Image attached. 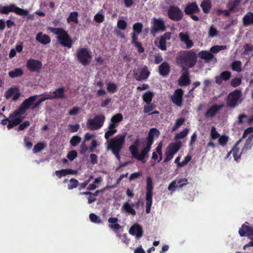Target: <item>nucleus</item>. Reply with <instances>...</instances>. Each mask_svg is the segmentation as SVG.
I'll return each instance as SVG.
<instances>
[{
	"label": "nucleus",
	"instance_id": "obj_1",
	"mask_svg": "<svg viewBox=\"0 0 253 253\" xmlns=\"http://www.w3.org/2000/svg\"><path fill=\"white\" fill-rule=\"evenodd\" d=\"M160 135V131L155 128H151L149 132V135L147 138V142L145 146L141 150L140 153L138 151L137 142L129 146V150L132 157L141 161L142 163H146L145 158L149 157V152L152 145L153 143L154 140L157 138Z\"/></svg>",
	"mask_w": 253,
	"mask_h": 253
},
{
	"label": "nucleus",
	"instance_id": "obj_2",
	"mask_svg": "<svg viewBox=\"0 0 253 253\" xmlns=\"http://www.w3.org/2000/svg\"><path fill=\"white\" fill-rule=\"evenodd\" d=\"M126 134H119L111 139H108L106 142L107 150H110L118 160H120L119 153L125 144Z\"/></svg>",
	"mask_w": 253,
	"mask_h": 253
},
{
	"label": "nucleus",
	"instance_id": "obj_3",
	"mask_svg": "<svg viewBox=\"0 0 253 253\" xmlns=\"http://www.w3.org/2000/svg\"><path fill=\"white\" fill-rule=\"evenodd\" d=\"M48 30L56 35L57 39L59 43L64 46L71 48L73 42L68 34L63 29L48 27Z\"/></svg>",
	"mask_w": 253,
	"mask_h": 253
},
{
	"label": "nucleus",
	"instance_id": "obj_4",
	"mask_svg": "<svg viewBox=\"0 0 253 253\" xmlns=\"http://www.w3.org/2000/svg\"><path fill=\"white\" fill-rule=\"evenodd\" d=\"M75 57L78 61L84 66L88 65L91 61L90 52L85 48H80L76 51Z\"/></svg>",
	"mask_w": 253,
	"mask_h": 253
},
{
	"label": "nucleus",
	"instance_id": "obj_5",
	"mask_svg": "<svg viewBox=\"0 0 253 253\" xmlns=\"http://www.w3.org/2000/svg\"><path fill=\"white\" fill-rule=\"evenodd\" d=\"M197 62V54L192 51L190 50L186 52L182 56L181 64L183 68L185 67L191 68L195 65Z\"/></svg>",
	"mask_w": 253,
	"mask_h": 253
},
{
	"label": "nucleus",
	"instance_id": "obj_6",
	"mask_svg": "<svg viewBox=\"0 0 253 253\" xmlns=\"http://www.w3.org/2000/svg\"><path fill=\"white\" fill-rule=\"evenodd\" d=\"M105 119V117L103 114L96 115L93 119L87 120L86 126L90 130H97L103 126Z\"/></svg>",
	"mask_w": 253,
	"mask_h": 253
},
{
	"label": "nucleus",
	"instance_id": "obj_7",
	"mask_svg": "<svg viewBox=\"0 0 253 253\" xmlns=\"http://www.w3.org/2000/svg\"><path fill=\"white\" fill-rule=\"evenodd\" d=\"M10 12H14L20 16L26 15L29 13V11L27 9L21 8L13 4L0 7V13H1L7 14Z\"/></svg>",
	"mask_w": 253,
	"mask_h": 253
},
{
	"label": "nucleus",
	"instance_id": "obj_8",
	"mask_svg": "<svg viewBox=\"0 0 253 253\" xmlns=\"http://www.w3.org/2000/svg\"><path fill=\"white\" fill-rule=\"evenodd\" d=\"M24 113H21L19 111V108L11 114L8 117V125L7 127L8 129H10L14 126L19 125L24 119L22 115Z\"/></svg>",
	"mask_w": 253,
	"mask_h": 253
},
{
	"label": "nucleus",
	"instance_id": "obj_9",
	"mask_svg": "<svg viewBox=\"0 0 253 253\" xmlns=\"http://www.w3.org/2000/svg\"><path fill=\"white\" fill-rule=\"evenodd\" d=\"M180 147V143H172L170 144L166 151L165 162H168L171 160L174 154L178 152Z\"/></svg>",
	"mask_w": 253,
	"mask_h": 253
},
{
	"label": "nucleus",
	"instance_id": "obj_10",
	"mask_svg": "<svg viewBox=\"0 0 253 253\" xmlns=\"http://www.w3.org/2000/svg\"><path fill=\"white\" fill-rule=\"evenodd\" d=\"M150 72L146 66L138 67L134 70V77L137 81L146 79L148 78Z\"/></svg>",
	"mask_w": 253,
	"mask_h": 253
},
{
	"label": "nucleus",
	"instance_id": "obj_11",
	"mask_svg": "<svg viewBox=\"0 0 253 253\" xmlns=\"http://www.w3.org/2000/svg\"><path fill=\"white\" fill-rule=\"evenodd\" d=\"M152 27L151 30V33L154 36L159 31H164L166 30V26L162 18L156 19L153 18L152 19Z\"/></svg>",
	"mask_w": 253,
	"mask_h": 253
},
{
	"label": "nucleus",
	"instance_id": "obj_12",
	"mask_svg": "<svg viewBox=\"0 0 253 253\" xmlns=\"http://www.w3.org/2000/svg\"><path fill=\"white\" fill-rule=\"evenodd\" d=\"M118 220L117 217H110L108 220V227L115 232L118 238H120L121 232H123V228L118 224Z\"/></svg>",
	"mask_w": 253,
	"mask_h": 253
},
{
	"label": "nucleus",
	"instance_id": "obj_13",
	"mask_svg": "<svg viewBox=\"0 0 253 253\" xmlns=\"http://www.w3.org/2000/svg\"><path fill=\"white\" fill-rule=\"evenodd\" d=\"M241 96V91L238 90H236L230 93L228 96L227 105L230 107H235L240 102Z\"/></svg>",
	"mask_w": 253,
	"mask_h": 253
},
{
	"label": "nucleus",
	"instance_id": "obj_14",
	"mask_svg": "<svg viewBox=\"0 0 253 253\" xmlns=\"http://www.w3.org/2000/svg\"><path fill=\"white\" fill-rule=\"evenodd\" d=\"M183 15L182 11L177 6H170L168 9V17L172 20H180L182 18Z\"/></svg>",
	"mask_w": 253,
	"mask_h": 253
},
{
	"label": "nucleus",
	"instance_id": "obj_15",
	"mask_svg": "<svg viewBox=\"0 0 253 253\" xmlns=\"http://www.w3.org/2000/svg\"><path fill=\"white\" fill-rule=\"evenodd\" d=\"M248 137V139L246 140L243 148L242 152H246L252 147L253 138V127H249L245 131L243 137Z\"/></svg>",
	"mask_w": 253,
	"mask_h": 253
},
{
	"label": "nucleus",
	"instance_id": "obj_16",
	"mask_svg": "<svg viewBox=\"0 0 253 253\" xmlns=\"http://www.w3.org/2000/svg\"><path fill=\"white\" fill-rule=\"evenodd\" d=\"M38 96V95H37L31 96L25 99L20 106L19 108V111H21V113H25L31 107L33 109V106L35 104L34 102L36 101Z\"/></svg>",
	"mask_w": 253,
	"mask_h": 253
},
{
	"label": "nucleus",
	"instance_id": "obj_17",
	"mask_svg": "<svg viewBox=\"0 0 253 253\" xmlns=\"http://www.w3.org/2000/svg\"><path fill=\"white\" fill-rule=\"evenodd\" d=\"M188 180L186 178L176 179L172 181L168 186V190L173 192L177 188H181L188 184Z\"/></svg>",
	"mask_w": 253,
	"mask_h": 253
},
{
	"label": "nucleus",
	"instance_id": "obj_18",
	"mask_svg": "<svg viewBox=\"0 0 253 253\" xmlns=\"http://www.w3.org/2000/svg\"><path fill=\"white\" fill-rule=\"evenodd\" d=\"M42 66V64L40 61L34 59H29L26 63L27 69L32 72H39Z\"/></svg>",
	"mask_w": 253,
	"mask_h": 253
},
{
	"label": "nucleus",
	"instance_id": "obj_19",
	"mask_svg": "<svg viewBox=\"0 0 253 253\" xmlns=\"http://www.w3.org/2000/svg\"><path fill=\"white\" fill-rule=\"evenodd\" d=\"M227 7L230 11L234 12L242 11L244 9V7L240 4L239 0L230 1L228 3Z\"/></svg>",
	"mask_w": 253,
	"mask_h": 253
},
{
	"label": "nucleus",
	"instance_id": "obj_20",
	"mask_svg": "<svg viewBox=\"0 0 253 253\" xmlns=\"http://www.w3.org/2000/svg\"><path fill=\"white\" fill-rule=\"evenodd\" d=\"M189 72L185 67L182 69V75L178 80V83L180 86H186L190 83V80L188 76Z\"/></svg>",
	"mask_w": 253,
	"mask_h": 253
},
{
	"label": "nucleus",
	"instance_id": "obj_21",
	"mask_svg": "<svg viewBox=\"0 0 253 253\" xmlns=\"http://www.w3.org/2000/svg\"><path fill=\"white\" fill-rule=\"evenodd\" d=\"M129 233L133 236H135L136 238L139 239L142 236V229L139 224L135 223L129 229Z\"/></svg>",
	"mask_w": 253,
	"mask_h": 253
},
{
	"label": "nucleus",
	"instance_id": "obj_22",
	"mask_svg": "<svg viewBox=\"0 0 253 253\" xmlns=\"http://www.w3.org/2000/svg\"><path fill=\"white\" fill-rule=\"evenodd\" d=\"M183 91L181 89H178L175 90L174 94L171 98L173 102L176 105L180 106L182 104Z\"/></svg>",
	"mask_w": 253,
	"mask_h": 253
},
{
	"label": "nucleus",
	"instance_id": "obj_23",
	"mask_svg": "<svg viewBox=\"0 0 253 253\" xmlns=\"http://www.w3.org/2000/svg\"><path fill=\"white\" fill-rule=\"evenodd\" d=\"M179 37L180 41L185 44L187 48H190L193 45V42L190 39L189 34L187 33L180 32L179 33Z\"/></svg>",
	"mask_w": 253,
	"mask_h": 253
},
{
	"label": "nucleus",
	"instance_id": "obj_24",
	"mask_svg": "<svg viewBox=\"0 0 253 253\" xmlns=\"http://www.w3.org/2000/svg\"><path fill=\"white\" fill-rule=\"evenodd\" d=\"M134 206L133 203L130 204L128 202H125L122 206V211L130 215L134 216L136 215V211L133 209Z\"/></svg>",
	"mask_w": 253,
	"mask_h": 253
},
{
	"label": "nucleus",
	"instance_id": "obj_25",
	"mask_svg": "<svg viewBox=\"0 0 253 253\" xmlns=\"http://www.w3.org/2000/svg\"><path fill=\"white\" fill-rule=\"evenodd\" d=\"M224 106L223 103L219 105L212 106L207 112L206 116L207 117H212L214 116Z\"/></svg>",
	"mask_w": 253,
	"mask_h": 253
},
{
	"label": "nucleus",
	"instance_id": "obj_26",
	"mask_svg": "<svg viewBox=\"0 0 253 253\" xmlns=\"http://www.w3.org/2000/svg\"><path fill=\"white\" fill-rule=\"evenodd\" d=\"M20 96L19 90L17 88H11L5 93V97L7 99L12 98L13 100H17Z\"/></svg>",
	"mask_w": 253,
	"mask_h": 253
},
{
	"label": "nucleus",
	"instance_id": "obj_27",
	"mask_svg": "<svg viewBox=\"0 0 253 253\" xmlns=\"http://www.w3.org/2000/svg\"><path fill=\"white\" fill-rule=\"evenodd\" d=\"M231 77V73L229 71H224L221 73L218 76L215 77V83L217 84H221L223 81H226L229 79Z\"/></svg>",
	"mask_w": 253,
	"mask_h": 253
},
{
	"label": "nucleus",
	"instance_id": "obj_28",
	"mask_svg": "<svg viewBox=\"0 0 253 253\" xmlns=\"http://www.w3.org/2000/svg\"><path fill=\"white\" fill-rule=\"evenodd\" d=\"M199 8L197 4L193 2L187 5L185 8L184 11L186 14H191L199 12Z\"/></svg>",
	"mask_w": 253,
	"mask_h": 253
},
{
	"label": "nucleus",
	"instance_id": "obj_29",
	"mask_svg": "<svg viewBox=\"0 0 253 253\" xmlns=\"http://www.w3.org/2000/svg\"><path fill=\"white\" fill-rule=\"evenodd\" d=\"M162 142H160L156 148V152H154L152 154V159L157 160L159 162L162 159Z\"/></svg>",
	"mask_w": 253,
	"mask_h": 253
},
{
	"label": "nucleus",
	"instance_id": "obj_30",
	"mask_svg": "<svg viewBox=\"0 0 253 253\" xmlns=\"http://www.w3.org/2000/svg\"><path fill=\"white\" fill-rule=\"evenodd\" d=\"M36 39L37 41L42 44H47L51 41L49 37L45 34H42V32L39 33L37 35Z\"/></svg>",
	"mask_w": 253,
	"mask_h": 253
},
{
	"label": "nucleus",
	"instance_id": "obj_31",
	"mask_svg": "<svg viewBox=\"0 0 253 253\" xmlns=\"http://www.w3.org/2000/svg\"><path fill=\"white\" fill-rule=\"evenodd\" d=\"M153 192L146 191V212L149 213L150 212L152 204Z\"/></svg>",
	"mask_w": 253,
	"mask_h": 253
},
{
	"label": "nucleus",
	"instance_id": "obj_32",
	"mask_svg": "<svg viewBox=\"0 0 253 253\" xmlns=\"http://www.w3.org/2000/svg\"><path fill=\"white\" fill-rule=\"evenodd\" d=\"M143 24L140 22L136 23L133 25V33L131 34L132 39H137V36L141 32Z\"/></svg>",
	"mask_w": 253,
	"mask_h": 253
},
{
	"label": "nucleus",
	"instance_id": "obj_33",
	"mask_svg": "<svg viewBox=\"0 0 253 253\" xmlns=\"http://www.w3.org/2000/svg\"><path fill=\"white\" fill-rule=\"evenodd\" d=\"M243 23L245 26L253 25V13L247 12L243 18Z\"/></svg>",
	"mask_w": 253,
	"mask_h": 253
},
{
	"label": "nucleus",
	"instance_id": "obj_34",
	"mask_svg": "<svg viewBox=\"0 0 253 253\" xmlns=\"http://www.w3.org/2000/svg\"><path fill=\"white\" fill-rule=\"evenodd\" d=\"M199 58L204 60L206 62L211 60L214 56L210 52L206 50H202L198 53Z\"/></svg>",
	"mask_w": 253,
	"mask_h": 253
},
{
	"label": "nucleus",
	"instance_id": "obj_35",
	"mask_svg": "<svg viewBox=\"0 0 253 253\" xmlns=\"http://www.w3.org/2000/svg\"><path fill=\"white\" fill-rule=\"evenodd\" d=\"M117 126L109 124L108 126V130L105 132L104 134L105 138L108 140L110 136L115 134L117 132Z\"/></svg>",
	"mask_w": 253,
	"mask_h": 253
},
{
	"label": "nucleus",
	"instance_id": "obj_36",
	"mask_svg": "<svg viewBox=\"0 0 253 253\" xmlns=\"http://www.w3.org/2000/svg\"><path fill=\"white\" fill-rule=\"evenodd\" d=\"M239 143V141L237 142L236 145L233 147L232 150L229 152L226 157H228L229 155L232 154L234 159L235 161H238V160L240 158V153H239V148L237 147V145Z\"/></svg>",
	"mask_w": 253,
	"mask_h": 253
},
{
	"label": "nucleus",
	"instance_id": "obj_37",
	"mask_svg": "<svg viewBox=\"0 0 253 253\" xmlns=\"http://www.w3.org/2000/svg\"><path fill=\"white\" fill-rule=\"evenodd\" d=\"M123 116L121 113H118L113 116L111 119L110 124L115 126L117 127L118 126L119 123L122 121Z\"/></svg>",
	"mask_w": 253,
	"mask_h": 253
},
{
	"label": "nucleus",
	"instance_id": "obj_38",
	"mask_svg": "<svg viewBox=\"0 0 253 253\" xmlns=\"http://www.w3.org/2000/svg\"><path fill=\"white\" fill-rule=\"evenodd\" d=\"M65 88L60 87L56 89L53 92V97L54 99H64L65 98Z\"/></svg>",
	"mask_w": 253,
	"mask_h": 253
},
{
	"label": "nucleus",
	"instance_id": "obj_39",
	"mask_svg": "<svg viewBox=\"0 0 253 253\" xmlns=\"http://www.w3.org/2000/svg\"><path fill=\"white\" fill-rule=\"evenodd\" d=\"M67 21L69 23H78V13L75 11L71 12L67 19Z\"/></svg>",
	"mask_w": 253,
	"mask_h": 253
},
{
	"label": "nucleus",
	"instance_id": "obj_40",
	"mask_svg": "<svg viewBox=\"0 0 253 253\" xmlns=\"http://www.w3.org/2000/svg\"><path fill=\"white\" fill-rule=\"evenodd\" d=\"M159 70L161 75L163 76L167 75L169 73V64L166 62L163 63L159 66Z\"/></svg>",
	"mask_w": 253,
	"mask_h": 253
},
{
	"label": "nucleus",
	"instance_id": "obj_41",
	"mask_svg": "<svg viewBox=\"0 0 253 253\" xmlns=\"http://www.w3.org/2000/svg\"><path fill=\"white\" fill-rule=\"evenodd\" d=\"M200 6L205 13H209L211 8L210 0H204Z\"/></svg>",
	"mask_w": 253,
	"mask_h": 253
},
{
	"label": "nucleus",
	"instance_id": "obj_42",
	"mask_svg": "<svg viewBox=\"0 0 253 253\" xmlns=\"http://www.w3.org/2000/svg\"><path fill=\"white\" fill-rule=\"evenodd\" d=\"M102 181V179L101 177H97L94 179L93 183L90 184L87 188V189L89 191L94 190L98 187L99 184Z\"/></svg>",
	"mask_w": 253,
	"mask_h": 253
},
{
	"label": "nucleus",
	"instance_id": "obj_43",
	"mask_svg": "<svg viewBox=\"0 0 253 253\" xmlns=\"http://www.w3.org/2000/svg\"><path fill=\"white\" fill-rule=\"evenodd\" d=\"M153 93L151 91H149L145 92L143 94L142 98L145 102H146L147 104H149L151 102L152 99L153 97Z\"/></svg>",
	"mask_w": 253,
	"mask_h": 253
},
{
	"label": "nucleus",
	"instance_id": "obj_44",
	"mask_svg": "<svg viewBox=\"0 0 253 253\" xmlns=\"http://www.w3.org/2000/svg\"><path fill=\"white\" fill-rule=\"evenodd\" d=\"M23 74V72L22 69L16 68L14 70L9 72L8 75L11 78H14L20 76L22 75Z\"/></svg>",
	"mask_w": 253,
	"mask_h": 253
},
{
	"label": "nucleus",
	"instance_id": "obj_45",
	"mask_svg": "<svg viewBox=\"0 0 253 253\" xmlns=\"http://www.w3.org/2000/svg\"><path fill=\"white\" fill-rule=\"evenodd\" d=\"M117 88V85L114 83L109 82L107 84V90L110 93H113L115 92Z\"/></svg>",
	"mask_w": 253,
	"mask_h": 253
},
{
	"label": "nucleus",
	"instance_id": "obj_46",
	"mask_svg": "<svg viewBox=\"0 0 253 253\" xmlns=\"http://www.w3.org/2000/svg\"><path fill=\"white\" fill-rule=\"evenodd\" d=\"M231 67L233 70L240 72L242 70V63L239 61H236L232 63Z\"/></svg>",
	"mask_w": 253,
	"mask_h": 253
},
{
	"label": "nucleus",
	"instance_id": "obj_47",
	"mask_svg": "<svg viewBox=\"0 0 253 253\" xmlns=\"http://www.w3.org/2000/svg\"><path fill=\"white\" fill-rule=\"evenodd\" d=\"M154 186L152 178L148 176L146 178V191L153 192Z\"/></svg>",
	"mask_w": 253,
	"mask_h": 253
},
{
	"label": "nucleus",
	"instance_id": "obj_48",
	"mask_svg": "<svg viewBox=\"0 0 253 253\" xmlns=\"http://www.w3.org/2000/svg\"><path fill=\"white\" fill-rule=\"evenodd\" d=\"M226 48V45H215L211 48L210 51L213 53H217L221 50L225 49Z\"/></svg>",
	"mask_w": 253,
	"mask_h": 253
},
{
	"label": "nucleus",
	"instance_id": "obj_49",
	"mask_svg": "<svg viewBox=\"0 0 253 253\" xmlns=\"http://www.w3.org/2000/svg\"><path fill=\"white\" fill-rule=\"evenodd\" d=\"M189 131V129L188 128H185L175 135V139L178 140L185 137L187 135Z\"/></svg>",
	"mask_w": 253,
	"mask_h": 253
},
{
	"label": "nucleus",
	"instance_id": "obj_50",
	"mask_svg": "<svg viewBox=\"0 0 253 253\" xmlns=\"http://www.w3.org/2000/svg\"><path fill=\"white\" fill-rule=\"evenodd\" d=\"M185 122V119L183 118H179L177 119L175 125L172 128V130L174 131L176 130L180 126H181Z\"/></svg>",
	"mask_w": 253,
	"mask_h": 253
},
{
	"label": "nucleus",
	"instance_id": "obj_51",
	"mask_svg": "<svg viewBox=\"0 0 253 253\" xmlns=\"http://www.w3.org/2000/svg\"><path fill=\"white\" fill-rule=\"evenodd\" d=\"M79 185L78 181L75 178H71L69 180V183L68 185V189L69 190H72L75 188Z\"/></svg>",
	"mask_w": 253,
	"mask_h": 253
},
{
	"label": "nucleus",
	"instance_id": "obj_52",
	"mask_svg": "<svg viewBox=\"0 0 253 253\" xmlns=\"http://www.w3.org/2000/svg\"><path fill=\"white\" fill-rule=\"evenodd\" d=\"M220 136V134L216 131V128L214 126H212L211 128L210 137L211 140H214L218 138Z\"/></svg>",
	"mask_w": 253,
	"mask_h": 253
},
{
	"label": "nucleus",
	"instance_id": "obj_53",
	"mask_svg": "<svg viewBox=\"0 0 253 253\" xmlns=\"http://www.w3.org/2000/svg\"><path fill=\"white\" fill-rule=\"evenodd\" d=\"M89 218L91 222L97 224H100L102 223V220L99 216H97L94 213H91L89 215Z\"/></svg>",
	"mask_w": 253,
	"mask_h": 253
},
{
	"label": "nucleus",
	"instance_id": "obj_54",
	"mask_svg": "<svg viewBox=\"0 0 253 253\" xmlns=\"http://www.w3.org/2000/svg\"><path fill=\"white\" fill-rule=\"evenodd\" d=\"M45 145L43 143H39L36 144L33 148V152L34 153H36L41 151L45 148Z\"/></svg>",
	"mask_w": 253,
	"mask_h": 253
},
{
	"label": "nucleus",
	"instance_id": "obj_55",
	"mask_svg": "<svg viewBox=\"0 0 253 253\" xmlns=\"http://www.w3.org/2000/svg\"><path fill=\"white\" fill-rule=\"evenodd\" d=\"M127 23L123 20H119L117 22V27L119 29L124 30L127 27Z\"/></svg>",
	"mask_w": 253,
	"mask_h": 253
},
{
	"label": "nucleus",
	"instance_id": "obj_56",
	"mask_svg": "<svg viewBox=\"0 0 253 253\" xmlns=\"http://www.w3.org/2000/svg\"><path fill=\"white\" fill-rule=\"evenodd\" d=\"M228 140V137L226 135H223L220 136L218 138V143L222 146H224Z\"/></svg>",
	"mask_w": 253,
	"mask_h": 253
},
{
	"label": "nucleus",
	"instance_id": "obj_57",
	"mask_svg": "<svg viewBox=\"0 0 253 253\" xmlns=\"http://www.w3.org/2000/svg\"><path fill=\"white\" fill-rule=\"evenodd\" d=\"M137 39L133 38L132 39V42L134 43L135 46L137 48L138 52L142 53L144 51V48L142 46L141 43L137 41Z\"/></svg>",
	"mask_w": 253,
	"mask_h": 253
},
{
	"label": "nucleus",
	"instance_id": "obj_58",
	"mask_svg": "<svg viewBox=\"0 0 253 253\" xmlns=\"http://www.w3.org/2000/svg\"><path fill=\"white\" fill-rule=\"evenodd\" d=\"M166 41L167 40H165L164 38H163L162 37H161L159 44L158 45V46L162 50H166L167 49L166 47Z\"/></svg>",
	"mask_w": 253,
	"mask_h": 253
},
{
	"label": "nucleus",
	"instance_id": "obj_59",
	"mask_svg": "<svg viewBox=\"0 0 253 253\" xmlns=\"http://www.w3.org/2000/svg\"><path fill=\"white\" fill-rule=\"evenodd\" d=\"M94 20L97 23H102L104 20V16L101 13H98L95 15Z\"/></svg>",
	"mask_w": 253,
	"mask_h": 253
},
{
	"label": "nucleus",
	"instance_id": "obj_60",
	"mask_svg": "<svg viewBox=\"0 0 253 253\" xmlns=\"http://www.w3.org/2000/svg\"><path fill=\"white\" fill-rule=\"evenodd\" d=\"M208 34L209 37L212 38L217 35L218 31L214 26H211L210 28Z\"/></svg>",
	"mask_w": 253,
	"mask_h": 253
},
{
	"label": "nucleus",
	"instance_id": "obj_61",
	"mask_svg": "<svg viewBox=\"0 0 253 253\" xmlns=\"http://www.w3.org/2000/svg\"><path fill=\"white\" fill-rule=\"evenodd\" d=\"M248 229V226L243 224L239 230V234L241 236H246Z\"/></svg>",
	"mask_w": 253,
	"mask_h": 253
},
{
	"label": "nucleus",
	"instance_id": "obj_62",
	"mask_svg": "<svg viewBox=\"0 0 253 253\" xmlns=\"http://www.w3.org/2000/svg\"><path fill=\"white\" fill-rule=\"evenodd\" d=\"M81 108L78 107H74L69 112L70 116H76L81 112Z\"/></svg>",
	"mask_w": 253,
	"mask_h": 253
},
{
	"label": "nucleus",
	"instance_id": "obj_63",
	"mask_svg": "<svg viewBox=\"0 0 253 253\" xmlns=\"http://www.w3.org/2000/svg\"><path fill=\"white\" fill-rule=\"evenodd\" d=\"M55 174L58 178H61L62 176H65L68 175L66 169H62L59 170H56L55 172Z\"/></svg>",
	"mask_w": 253,
	"mask_h": 253
},
{
	"label": "nucleus",
	"instance_id": "obj_64",
	"mask_svg": "<svg viewBox=\"0 0 253 253\" xmlns=\"http://www.w3.org/2000/svg\"><path fill=\"white\" fill-rule=\"evenodd\" d=\"M241 83V79L239 78H236L232 80L231 85L233 87H237Z\"/></svg>",
	"mask_w": 253,
	"mask_h": 253
}]
</instances>
